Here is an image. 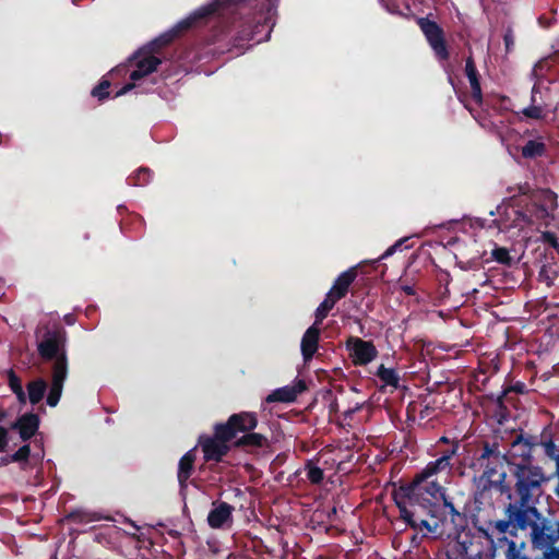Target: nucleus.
Segmentation results:
<instances>
[{
  "label": "nucleus",
  "instance_id": "obj_1",
  "mask_svg": "<svg viewBox=\"0 0 559 559\" xmlns=\"http://www.w3.org/2000/svg\"><path fill=\"white\" fill-rule=\"evenodd\" d=\"M38 335L41 337L38 342V353L45 361L51 362V384L47 404L55 407L59 403L68 374L66 332L62 328L56 326L51 330L47 329L43 334L41 330H38Z\"/></svg>",
  "mask_w": 559,
  "mask_h": 559
},
{
  "label": "nucleus",
  "instance_id": "obj_2",
  "mask_svg": "<svg viewBox=\"0 0 559 559\" xmlns=\"http://www.w3.org/2000/svg\"><path fill=\"white\" fill-rule=\"evenodd\" d=\"M246 0H213L210 4L205 7H200L195 11H193L189 16L185 20L180 21L177 25V31H186L193 25H195L200 20L206 17L212 13H216L222 8H225L230 4H237L240 2H245ZM248 2H254V9L262 13V19L265 22L271 20L273 15V11L276 8L277 0H247Z\"/></svg>",
  "mask_w": 559,
  "mask_h": 559
},
{
  "label": "nucleus",
  "instance_id": "obj_3",
  "mask_svg": "<svg viewBox=\"0 0 559 559\" xmlns=\"http://www.w3.org/2000/svg\"><path fill=\"white\" fill-rule=\"evenodd\" d=\"M514 475L515 489L523 503H530L532 497L540 489L545 480L540 468L530 465H516Z\"/></svg>",
  "mask_w": 559,
  "mask_h": 559
},
{
  "label": "nucleus",
  "instance_id": "obj_4",
  "mask_svg": "<svg viewBox=\"0 0 559 559\" xmlns=\"http://www.w3.org/2000/svg\"><path fill=\"white\" fill-rule=\"evenodd\" d=\"M421 491L415 497L411 496V485L400 489V495L403 496V500L412 507L418 506L421 510H426L432 500L444 499L442 487L436 481L420 480Z\"/></svg>",
  "mask_w": 559,
  "mask_h": 559
},
{
  "label": "nucleus",
  "instance_id": "obj_5",
  "mask_svg": "<svg viewBox=\"0 0 559 559\" xmlns=\"http://www.w3.org/2000/svg\"><path fill=\"white\" fill-rule=\"evenodd\" d=\"M455 453L456 450H452L445 452L435 461L429 462L426 467L415 476L413 483L411 484V496L415 497L421 491L420 480H428L431 476L441 472L450 473L452 468L451 460Z\"/></svg>",
  "mask_w": 559,
  "mask_h": 559
},
{
  "label": "nucleus",
  "instance_id": "obj_6",
  "mask_svg": "<svg viewBox=\"0 0 559 559\" xmlns=\"http://www.w3.org/2000/svg\"><path fill=\"white\" fill-rule=\"evenodd\" d=\"M559 540V523L555 526L547 521L531 525V542L537 549H552Z\"/></svg>",
  "mask_w": 559,
  "mask_h": 559
},
{
  "label": "nucleus",
  "instance_id": "obj_7",
  "mask_svg": "<svg viewBox=\"0 0 559 559\" xmlns=\"http://www.w3.org/2000/svg\"><path fill=\"white\" fill-rule=\"evenodd\" d=\"M257 426V418L252 413H238L231 415L226 424L218 425V435L224 439H235L238 432H247Z\"/></svg>",
  "mask_w": 559,
  "mask_h": 559
},
{
  "label": "nucleus",
  "instance_id": "obj_8",
  "mask_svg": "<svg viewBox=\"0 0 559 559\" xmlns=\"http://www.w3.org/2000/svg\"><path fill=\"white\" fill-rule=\"evenodd\" d=\"M506 512L512 525L519 530L531 526L534 523L532 518H538V510L530 506V502H523V500H520L519 504L518 502L508 504Z\"/></svg>",
  "mask_w": 559,
  "mask_h": 559
},
{
  "label": "nucleus",
  "instance_id": "obj_9",
  "mask_svg": "<svg viewBox=\"0 0 559 559\" xmlns=\"http://www.w3.org/2000/svg\"><path fill=\"white\" fill-rule=\"evenodd\" d=\"M396 506L400 508V516L407 522L413 528L419 530V531H426L427 533H437L439 525L437 521H433V523L428 522L425 519H421L419 516V509H421L418 506H409L406 502H402L401 500H396Z\"/></svg>",
  "mask_w": 559,
  "mask_h": 559
},
{
  "label": "nucleus",
  "instance_id": "obj_10",
  "mask_svg": "<svg viewBox=\"0 0 559 559\" xmlns=\"http://www.w3.org/2000/svg\"><path fill=\"white\" fill-rule=\"evenodd\" d=\"M418 23L433 52L438 58L447 59L449 57V52L447 51V45L443 41L441 28L435 22L426 17L419 19Z\"/></svg>",
  "mask_w": 559,
  "mask_h": 559
},
{
  "label": "nucleus",
  "instance_id": "obj_11",
  "mask_svg": "<svg viewBox=\"0 0 559 559\" xmlns=\"http://www.w3.org/2000/svg\"><path fill=\"white\" fill-rule=\"evenodd\" d=\"M235 508L228 502H212L206 522L211 528L228 530L233 525V512Z\"/></svg>",
  "mask_w": 559,
  "mask_h": 559
},
{
  "label": "nucleus",
  "instance_id": "obj_12",
  "mask_svg": "<svg viewBox=\"0 0 559 559\" xmlns=\"http://www.w3.org/2000/svg\"><path fill=\"white\" fill-rule=\"evenodd\" d=\"M349 346L356 365L366 366L377 357V349L371 342L356 337L349 341Z\"/></svg>",
  "mask_w": 559,
  "mask_h": 559
},
{
  "label": "nucleus",
  "instance_id": "obj_13",
  "mask_svg": "<svg viewBox=\"0 0 559 559\" xmlns=\"http://www.w3.org/2000/svg\"><path fill=\"white\" fill-rule=\"evenodd\" d=\"M231 439H224L219 435H217V425H216V433H214L213 438H206L201 442L202 451L205 460H214L219 461L228 453L227 442Z\"/></svg>",
  "mask_w": 559,
  "mask_h": 559
},
{
  "label": "nucleus",
  "instance_id": "obj_14",
  "mask_svg": "<svg viewBox=\"0 0 559 559\" xmlns=\"http://www.w3.org/2000/svg\"><path fill=\"white\" fill-rule=\"evenodd\" d=\"M307 389L302 380H296L289 385L276 389L267 397V403H292L296 397Z\"/></svg>",
  "mask_w": 559,
  "mask_h": 559
},
{
  "label": "nucleus",
  "instance_id": "obj_15",
  "mask_svg": "<svg viewBox=\"0 0 559 559\" xmlns=\"http://www.w3.org/2000/svg\"><path fill=\"white\" fill-rule=\"evenodd\" d=\"M320 331L319 325L312 324L301 337L300 350L306 362L311 360L318 350Z\"/></svg>",
  "mask_w": 559,
  "mask_h": 559
},
{
  "label": "nucleus",
  "instance_id": "obj_16",
  "mask_svg": "<svg viewBox=\"0 0 559 559\" xmlns=\"http://www.w3.org/2000/svg\"><path fill=\"white\" fill-rule=\"evenodd\" d=\"M136 58V69L130 75L132 81H139L151 74L160 63V59L153 55H143V52H139Z\"/></svg>",
  "mask_w": 559,
  "mask_h": 559
},
{
  "label": "nucleus",
  "instance_id": "obj_17",
  "mask_svg": "<svg viewBox=\"0 0 559 559\" xmlns=\"http://www.w3.org/2000/svg\"><path fill=\"white\" fill-rule=\"evenodd\" d=\"M355 278H357V271L355 270V267H352L346 272L342 273L335 280L333 286L331 287L326 295L337 302L346 295L349 285L355 281Z\"/></svg>",
  "mask_w": 559,
  "mask_h": 559
},
{
  "label": "nucleus",
  "instance_id": "obj_18",
  "mask_svg": "<svg viewBox=\"0 0 559 559\" xmlns=\"http://www.w3.org/2000/svg\"><path fill=\"white\" fill-rule=\"evenodd\" d=\"M38 417L37 415H23L19 418V420L13 425L14 429H17L20 437L23 440L31 438L34 432L38 429Z\"/></svg>",
  "mask_w": 559,
  "mask_h": 559
},
{
  "label": "nucleus",
  "instance_id": "obj_19",
  "mask_svg": "<svg viewBox=\"0 0 559 559\" xmlns=\"http://www.w3.org/2000/svg\"><path fill=\"white\" fill-rule=\"evenodd\" d=\"M47 391V383L44 379L38 378L26 384V401L33 405L38 404L45 396Z\"/></svg>",
  "mask_w": 559,
  "mask_h": 559
},
{
  "label": "nucleus",
  "instance_id": "obj_20",
  "mask_svg": "<svg viewBox=\"0 0 559 559\" xmlns=\"http://www.w3.org/2000/svg\"><path fill=\"white\" fill-rule=\"evenodd\" d=\"M465 71H466V75H467L469 84H471L472 97L477 103H480L481 102V90H480V84H479V81L477 78V71H476V68H475V64H474V61L472 60V58H468L466 60Z\"/></svg>",
  "mask_w": 559,
  "mask_h": 559
},
{
  "label": "nucleus",
  "instance_id": "obj_21",
  "mask_svg": "<svg viewBox=\"0 0 559 559\" xmlns=\"http://www.w3.org/2000/svg\"><path fill=\"white\" fill-rule=\"evenodd\" d=\"M194 457L193 452L190 451L179 462L178 479L181 487L186 486L187 480L191 476Z\"/></svg>",
  "mask_w": 559,
  "mask_h": 559
},
{
  "label": "nucleus",
  "instance_id": "obj_22",
  "mask_svg": "<svg viewBox=\"0 0 559 559\" xmlns=\"http://www.w3.org/2000/svg\"><path fill=\"white\" fill-rule=\"evenodd\" d=\"M544 205L537 211V217L545 218L549 216L550 211L557 209V194L551 190L543 191Z\"/></svg>",
  "mask_w": 559,
  "mask_h": 559
},
{
  "label": "nucleus",
  "instance_id": "obj_23",
  "mask_svg": "<svg viewBox=\"0 0 559 559\" xmlns=\"http://www.w3.org/2000/svg\"><path fill=\"white\" fill-rule=\"evenodd\" d=\"M267 442V439L261 433H247L237 441L239 447L248 448H262Z\"/></svg>",
  "mask_w": 559,
  "mask_h": 559
},
{
  "label": "nucleus",
  "instance_id": "obj_24",
  "mask_svg": "<svg viewBox=\"0 0 559 559\" xmlns=\"http://www.w3.org/2000/svg\"><path fill=\"white\" fill-rule=\"evenodd\" d=\"M8 383L12 392L15 394L17 401L21 404L26 402V395L22 386L21 379L15 374L13 370H10L8 373Z\"/></svg>",
  "mask_w": 559,
  "mask_h": 559
},
{
  "label": "nucleus",
  "instance_id": "obj_25",
  "mask_svg": "<svg viewBox=\"0 0 559 559\" xmlns=\"http://www.w3.org/2000/svg\"><path fill=\"white\" fill-rule=\"evenodd\" d=\"M377 376L380 378V380L386 384L396 388L399 377L394 369H386L383 365H380L377 371Z\"/></svg>",
  "mask_w": 559,
  "mask_h": 559
},
{
  "label": "nucleus",
  "instance_id": "obj_26",
  "mask_svg": "<svg viewBox=\"0 0 559 559\" xmlns=\"http://www.w3.org/2000/svg\"><path fill=\"white\" fill-rule=\"evenodd\" d=\"M336 301L326 295L325 299L321 302L316 311V322L313 324L319 325L326 317L330 310L333 309Z\"/></svg>",
  "mask_w": 559,
  "mask_h": 559
},
{
  "label": "nucleus",
  "instance_id": "obj_27",
  "mask_svg": "<svg viewBox=\"0 0 559 559\" xmlns=\"http://www.w3.org/2000/svg\"><path fill=\"white\" fill-rule=\"evenodd\" d=\"M512 525V522H510V519L508 518V520H499V521H496L491 524H489V526H491V533H487L485 532V537L486 539L492 544V534L497 533L499 535H504L510 526Z\"/></svg>",
  "mask_w": 559,
  "mask_h": 559
},
{
  "label": "nucleus",
  "instance_id": "obj_28",
  "mask_svg": "<svg viewBox=\"0 0 559 559\" xmlns=\"http://www.w3.org/2000/svg\"><path fill=\"white\" fill-rule=\"evenodd\" d=\"M545 144L543 142L528 141L522 147V155L524 157H535L543 155Z\"/></svg>",
  "mask_w": 559,
  "mask_h": 559
},
{
  "label": "nucleus",
  "instance_id": "obj_29",
  "mask_svg": "<svg viewBox=\"0 0 559 559\" xmlns=\"http://www.w3.org/2000/svg\"><path fill=\"white\" fill-rule=\"evenodd\" d=\"M150 181V171L146 168H141L138 170L130 179L129 182L131 186L141 187L146 185Z\"/></svg>",
  "mask_w": 559,
  "mask_h": 559
},
{
  "label": "nucleus",
  "instance_id": "obj_30",
  "mask_svg": "<svg viewBox=\"0 0 559 559\" xmlns=\"http://www.w3.org/2000/svg\"><path fill=\"white\" fill-rule=\"evenodd\" d=\"M306 471H308V473H306V475H308V480L313 483V484H320L323 479V471L321 467L314 465V464H308V466H306Z\"/></svg>",
  "mask_w": 559,
  "mask_h": 559
},
{
  "label": "nucleus",
  "instance_id": "obj_31",
  "mask_svg": "<svg viewBox=\"0 0 559 559\" xmlns=\"http://www.w3.org/2000/svg\"><path fill=\"white\" fill-rule=\"evenodd\" d=\"M557 273L549 266L544 265L539 272V281L544 282L546 285L551 286Z\"/></svg>",
  "mask_w": 559,
  "mask_h": 559
},
{
  "label": "nucleus",
  "instance_id": "obj_32",
  "mask_svg": "<svg viewBox=\"0 0 559 559\" xmlns=\"http://www.w3.org/2000/svg\"><path fill=\"white\" fill-rule=\"evenodd\" d=\"M543 107L531 105L523 110L524 116L533 119H540L543 117Z\"/></svg>",
  "mask_w": 559,
  "mask_h": 559
},
{
  "label": "nucleus",
  "instance_id": "obj_33",
  "mask_svg": "<svg viewBox=\"0 0 559 559\" xmlns=\"http://www.w3.org/2000/svg\"><path fill=\"white\" fill-rule=\"evenodd\" d=\"M108 88H109V82L103 81L98 86H96L93 90L92 95L94 97H98L99 99H105L108 95V93H107Z\"/></svg>",
  "mask_w": 559,
  "mask_h": 559
},
{
  "label": "nucleus",
  "instance_id": "obj_34",
  "mask_svg": "<svg viewBox=\"0 0 559 559\" xmlns=\"http://www.w3.org/2000/svg\"><path fill=\"white\" fill-rule=\"evenodd\" d=\"M499 542L508 544V551H507L508 559H516L519 557L518 551H516V546L513 540H508V538L503 536V537L499 538Z\"/></svg>",
  "mask_w": 559,
  "mask_h": 559
},
{
  "label": "nucleus",
  "instance_id": "obj_35",
  "mask_svg": "<svg viewBox=\"0 0 559 559\" xmlns=\"http://www.w3.org/2000/svg\"><path fill=\"white\" fill-rule=\"evenodd\" d=\"M493 257L497 261L506 263L510 260L509 252L504 248H498L493 251Z\"/></svg>",
  "mask_w": 559,
  "mask_h": 559
},
{
  "label": "nucleus",
  "instance_id": "obj_36",
  "mask_svg": "<svg viewBox=\"0 0 559 559\" xmlns=\"http://www.w3.org/2000/svg\"><path fill=\"white\" fill-rule=\"evenodd\" d=\"M28 454H29L28 445H24V447L20 448L17 452L12 454V460L13 461L25 460L28 457Z\"/></svg>",
  "mask_w": 559,
  "mask_h": 559
},
{
  "label": "nucleus",
  "instance_id": "obj_37",
  "mask_svg": "<svg viewBox=\"0 0 559 559\" xmlns=\"http://www.w3.org/2000/svg\"><path fill=\"white\" fill-rule=\"evenodd\" d=\"M7 435H8L7 429L3 427H0V452H2L7 445Z\"/></svg>",
  "mask_w": 559,
  "mask_h": 559
},
{
  "label": "nucleus",
  "instance_id": "obj_38",
  "mask_svg": "<svg viewBox=\"0 0 559 559\" xmlns=\"http://www.w3.org/2000/svg\"><path fill=\"white\" fill-rule=\"evenodd\" d=\"M545 239L551 243V246L556 249V245H559L557 237L554 234H545Z\"/></svg>",
  "mask_w": 559,
  "mask_h": 559
},
{
  "label": "nucleus",
  "instance_id": "obj_39",
  "mask_svg": "<svg viewBox=\"0 0 559 559\" xmlns=\"http://www.w3.org/2000/svg\"><path fill=\"white\" fill-rule=\"evenodd\" d=\"M400 243H401V242H396L395 245H393V246L389 247V248L385 250V252L381 255V258H380V259H384V258H386V257L391 255V254L394 252L395 248H396Z\"/></svg>",
  "mask_w": 559,
  "mask_h": 559
},
{
  "label": "nucleus",
  "instance_id": "obj_40",
  "mask_svg": "<svg viewBox=\"0 0 559 559\" xmlns=\"http://www.w3.org/2000/svg\"><path fill=\"white\" fill-rule=\"evenodd\" d=\"M134 87V84H128V85H124L118 93L116 96H120V95H124L126 93L130 92L131 90H133Z\"/></svg>",
  "mask_w": 559,
  "mask_h": 559
},
{
  "label": "nucleus",
  "instance_id": "obj_41",
  "mask_svg": "<svg viewBox=\"0 0 559 559\" xmlns=\"http://www.w3.org/2000/svg\"><path fill=\"white\" fill-rule=\"evenodd\" d=\"M442 500H443V506H445V508H449V510H450V512H451L452 514H457V511H456V509H455V507H454V504H453V503L449 502V501L447 500V498H445V499H442Z\"/></svg>",
  "mask_w": 559,
  "mask_h": 559
},
{
  "label": "nucleus",
  "instance_id": "obj_42",
  "mask_svg": "<svg viewBox=\"0 0 559 559\" xmlns=\"http://www.w3.org/2000/svg\"><path fill=\"white\" fill-rule=\"evenodd\" d=\"M519 193L525 194L530 191V188L527 185L518 186Z\"/></svg>",
  "mask_w": 559,
  "mask_h": 559
},
{
  "label": "nucleus",
  "instance_id": "obj_43",
  "mask_svg": "<svg viewBox=\"0 0 559 559\" xmlns=\"http://www.w3.org/2000/svg\"><path fill=\"white\" fill-rule=\"evenodd\" d=\"M404 290H405L408 295H413V294H414V289H413L411 286H405V287H404Z\"/></svg>",
  "mask_w": 559,
  "mask_h": 559
},
{
  "label": "nucleus",
  "instance_id": "obj_44",
  "mask_svg": "<svg viewBox=\"0 0 559 559\" xmlns=\"http://www.w3.org/2000/svg\"><path fill=\"white\" fill-rule=\"evenodd\" d=\"M507 45L511 44V40H509V36H506Z\"/></svg>",
  "mask_w": 559,
  "mask_h": 559
},
{
  "label": "nucleus",
  "instance_id": "obj_45",
  "mask_svg": "<svg viewBox=\"0 0 559 559\" xmlns=\"http://www.w3.org/2000/svg\"><path fill=\"white\" fill-rule=\"evenodd\" d=\"M507 45L511 44V40H509V36H506Z\"/></svg>",
  "mask_w": 559,
  "mask_h": 559
},
{
  "label": "nucleus",
  "instance_id": "obj_46",
  "mask_svg": "<svg viewBox=\"0 0 559 559\" xmlns=\"http://www.w3.org/2000/svg\"><path fill=\"white\" fill-rule=\"evenodd\" d=\"M245 38L250 39V38H251V34H247V35L245 36Z\"/></svg>",
  "mask_w": 559,
  "mask_h": 559
},
{
  "label": "nucleus",
  "instance_id": "obj_47",
  "mask_svg": "<svg viewBox=\"0 0 559 559\" xmlns=\"http://www.w3.org/2000/svg\"><path fill=\"white\" fill-rule=\"evenodd\" d=\"M556 250L559 253V245H556Z\"/></svg>",
  "mask_w": 559,
  "mask_h": 559
}]
</instances>
